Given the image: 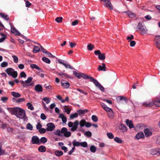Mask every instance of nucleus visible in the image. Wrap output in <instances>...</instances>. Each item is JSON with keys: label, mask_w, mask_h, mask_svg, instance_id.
<instances>
[{"label": "nucleus", "mask_w": 160, "mask_h": 160, "mask_svg": "<svg viewBox=\"0 0 160 160\" xmlns=\"http://www.w3.org/2000/svg\"><path fill=\"white\" fill-rule=\"evenodd\" d=\"M7 110L12 113L17 117L20 119H23L24 120L27 119L25 111L19 108H9Z\"/></svg>", "instance_id": "f257e3e1"}, {"label": "nucleus", "mask_w": 160, "mask_h": 160, "mask_svg": "<svg viewBox=\"0 0 160 160\" xmlns=\"http://www.w3.org/2000/svg\"><path fill=\"white\" fill-rule=\"evenodd\" d=\"M86 121L82 119L79 122L78 120H76L73 123L70 121L68 122V126L69 128H71V130L74 132L77 129L78 126L79 124L81 127H83L85 126Z\"/></svg>", "instance_id": "f03ea898"}, {"label": "nucleus", "mask_w": 160, "mask_h": 160, "mask_svg": "<svg viewBox=\"0 0 160 160\" xmlns=\"http://www.w3.org/2000/svg\"><path fill=\"white\" fill-rule=\"evenodd\" d=\"M54 133L58 136H64L66 137H69L71 135V132L68 131L67 128L65 127L62 128L61 130H57Z\"/></svg>", "instance_id": "7ed1b4c3"}, {"label": "nucleus", "mask_w": 160, "mask_h": 160, "mask_svg": "<svg viewBox=\"0 0 160 160\" xmlns=\"http://www.w3.org/2000/svg\"><path fill=\"white\" fill-rule=\"evenodd\" d=\"M5 72L8 75L11 76L13 78H15L18 76V72L12 68H8L5 70Z\"/></svg>", "instance_id": "20e7f679"}, {"label": "nucleus", "mask_w": 160, "mask_h": 160, "mask_svg": "<svg viewBox=\"0 0 160 160\" xmlns=\"http://www.w3.org/2000/svg\"><path fill=\"white\" fill-rule=\"evenodd\" d=\"M73 73L74 75L78 78H82L85 79H89L90 81V78L92 77L91 76H89L81 72L78 73L75 71H73Z\"/></svg>", "instance_id": "39448f33"}, {"label": "nucleus", "mask_w": 160, "mask_h": 160, "mask_svg": "<svg viewBox=\"0 0 160 160\" xmlns=\"http://www.w3.org/2000/svg\"><path fill=\"white\" fill-rule=\"evenodd\" d=\"M90 81L93 82L95 86L99 88L103 92L104 90V88L102 87L100 84L98 82V81L93 78L92 77L90 78Z\"/></svg>", "instance_id": "423d86ee"}, {"label": "nucleus", "mask_w": 160, "mask_h": 160, "mask_svg": "<svg viewBox=\"0 0 160 160\" xmlns=\"http://www.w3.org/2000/svg\"><path fill=\"white\" fill-rule=\"evenodd\" d=\"M138 29L140 30L142 34H146L148 31V30L145 26L142 24V22H139L137 26Z\"/></svg>", "instance_id": "0eeeda50"}, {"label": "nucleus", "mask_w": 160, "mask_h": 160, "mask_svg": "<svg viewBox=\"0 0 160 160\" xmlns=\"http://www.w3.org/2000/svg\"><path fill=\"white\" fill-rule=\"evenodd\" d=\"M149 152L152 155H156L159 156L160 155V148H155L152 149L150 150Z\"/></svg>", "instance_id": "6e6552de"}, {"label": "nucleus", "mask_w": 160, "mask_h": 160, "mask_svg": "<svg viewBox=\"0 0 160 160\" xmlns=\"http://www.w3.org/2000/svg\"><path fill=\"white\" fill-rule=\"evenodd\" d=\"M104 6L107 8L111 10L113 9V6L110 1L108 0H104Z\"/></svg>", "instance_id": "1a4fd4ad"}, {"label": "nucleus", "mask_w": 160, "mask_h": 160, "mask_svg": "<svg viewBox=\"0 0 160 160\" xmlns=\"http://www.w3.org/2000/svg\"><path fill=\"white\" fill-rule=\"evenodd\" d=\"M47 128L46 130L47 131H52L55 128V127L54 124L52 122H49L47 124Z\"/></svg>", "instance_id": "9d476101"}, {"label": "nucleus", "mask_w": 160, "mask_h": 160, "mask_svg": "<svg viewBox=\"0 0 160 160\" xmlns=\"http://www.w3.org/2000/svg\"><path fill=\"white\" fill-rule=\"evenodd\" d=\"M32 142L33 144L39 145L40 144V140L36 136H33L32 138Z\"/></svg>", "instance_id": "9b49d317"}, {"label": "nucleus", "mask_w": 160, "mask_h": 160, "mask_svg": "<svg viewBox=\"0 0 160 160\" xmlns=\"http://www.w3.org/2000/svg\"><path fill=\"white\" fill-rule=\"evenodd\" d=\"M143 106L146 107H152L153 105H154L153 100L151 102H145L142 103Z\"/></svg>", "instance_id": "f8f14e48"}, {"label": "nucleus", "mask_w": 160, "mask_h": 160, "mask_svg": "<svg viewBox=\"0 0 160 160\" xmlns=\"http://www.w3.org/2000/svg\"><path fill=\"white\" fill-rule=\"evenodd\" d=\"M62 86L65 88H68L70 86V84L68 82L65 80H62L61 81Z\"/></svg>", "instance_id": "ddd939ff"}, {"label": "nucleus", "mask_w": 160, "mask_h": 160, "mask_svg": "<svg viewBox=\"0 0 160 160\" xmlns=\"http://www.w3.org/2000/svg\"><path fill=\"white\" fill-rule=\"evenodd\" d=\"M35 90L38 92H43L42 87L40 84L36 85L34 88Z\"/></svg>", "instance_id": "4468645a"}, {"label": "nucleus", "mask_w": 160, "mask_h": 160, "mask_svg": "<svg viewBox=\"0 0 160 160\" xmlns=\"http://www.w3.org/2000/svg\"><path fill=\"white\" fill-rule=\"evenodd\" d=\"M154 41L156 43V46L157 47L160 48V35L156 36Z\"/></svg>", "instance_id": "2eb2a0df"}, {"label": "nucleus", "mask_w": 160, "mask_h": 160, "mask_svg": "<svg viewBox=\"0 0 160 160\" xmlns=\"http://www.w3.org/2000/svg\"><path fill=\"white\" fill-rule=\"evenodd\" d=\"M144 132L146 137H148L151 136L152 135V132L149 129H145L144 130Z\"/></svg>", "instance_id": "dca6fc26"}, {"label": "nucleus", "mask_w": 160, "mask_h": 160, "mask_svg": "<svg viewBox=\"0 0 160 160\" xmlns=\"http://www.w3.org/2000/svg\"><path fill=\"white\" fill-rule=\"evenodd\" d=\"M11 31L12 33L15 34L16 35L21 36V34L15 28H12L11 26Z\"/></svg>", "instance_id": "f3484780"}, {"label": "nucleus", "mask_w": 160, "mask_h": 160, "mask_svg": "<svg viewBox=\"0 0 160 160\" xmlns=\"http://www.w3.org/2000/svg\"><path fill=\"white\" fill-rule=\"evenodd\" d=\"M102 66L101 65H99L98 67V70L99 71H106V67L105 65V64L104 63H102Z\"/></svg>", "instance_id": "a211bd4d"}, {"label": "nucleus", "mask_w": 160, "mask_h": 160, "mask_svg": "<svg viewBox=\"0 0 160 160\" xmlns=\"http://www.w3.org/2000/svg\"><path fill=\"white\" fill-rule=\"evenodd\" d=\"M154 105L156 107H160V97L153 100Z\"/></svg>", "instance_id": "6ab92c4d"}, {"label": "nucleus", "mask_w": 160, "mask_h": 160, "mask_svg": "<svg viewBox=\"0 0 160 160\" xmlns=\"http://www.w3.org/2000/svg\"><path fill=\"white\" fill-rule=\"evenodd\" d=\"M117 100L118 101L120 102L122 100H123L126 103H128V101L125 97L123 96H118L116 98Z\"/></svg>", "instance_id": "aec40b11"}, {"label": "nucleus", "mask_w": 160, "mask_h": 160, "mask_svg": "<svg viewBox=\"0 0 160 160\" xmlns=\"http://www.w3.org/2000/svg\"><path fill=\"white\" fill-rule=\"evenodd\" d=\"M126 122L127 125L131 129L134 127L133 123L132 121H129L128 119H127Z\"/></svg>", "instance_id": "412c9836"}, {"label": "nucleus", "mask_w": 160, "mask_h": 160, "mask_svg": "<svg viewBox=\"0 0 160 160\" xmlns=\"http://www.w3.org/2000/svg\"><path fill=\"white\" fill-rule=\"evenodd\" d=\"M144 136L143 132H140L136 135L135 137L137 139H139L141 138H144Z\"/></svg>", "instance_id": "4be33fe9"}, {"label": "nucleus", "mask_w": 160, "mask_h": 160, "mask_svg": "<svg viewBox=\"0 0 160 160\" xmlns=\"http://www.w3.org/2000/svg\"><path fill=\"white\" fill-rule=\"evenodd\" d=\"M124 12L126 13L128 16L130 18H133L135 17V14L133 12H132L130 11Z\"/></svg>", "instance_id": "5701e85b"}, {"label": "nucleus", "mask_w": 160, "mask_h": 160, "mask_svg": "<svg viewBox=\"0 0 160 160\" xmlns=\"http://www.w3.org/2000/svg\"><path fill=\"white\" fill-rule=\"evenodd\" d=\"M124 12L126 13L128 16L130 18H133L135 17V14L133 12H132L130 11Z\"/></svg>", "instance_id": "b1692460"}, {"label": "nucleus", "mask_w": 160, "mask_h": 160, "mask_svg": "<svg viewBox=\"0 0 160 160\" xmlns=\"http://www.w3.org/2000/svg\"><path fill=\"white\" fill-rule=\"evenodd\" d=\"M38 150L39 152H44L46 151V148L45 146L41 145L39 147Z\"/></svg>", "instance_id": "393cba45"}, {"label": "nucleus", "mask_w": 160, "mask_h": 160, "mask_svg": "<svg viewBox=\"0 0 160 160\" xmlns=\"http://www.w3.org/2000/svg\"><path fill=\"white\" fill-rule=\"evenodd\" d=\"M59 118L62 119V122L63 123L66 122L67 121L66 118L64 116L63 114H60L59 115Z\"/></svg>", "instance_id": "a878e982"}, {"label": "nucleus", "mask_w": 160, "mask_h": 160, "mask_svg": "<svg viewBox=\"0 0 160 160\" xmlns=\"http://www.w3.org/2000/svg\"><path fill=\"white\" fill-rule=\"evenodd\" d=\"M81 142L77 141L76 139H74L72 142V144L74 147H79L80 146Z\"/></svg>", "instance_id": "bb28decb"}, {"label": "nucleus", "mask_w": 160, "mask_h": 160, "mask_svg": "<svg viewBox=\"0 0 160 160\" xmlns=\"http://www.w3.org/2000/svg\"><path fill=\"white\" fill-rule=\"evenodd\" d=\"M54 154L57 156L60 157L62 156L63 153L62 151L57 150L55 151Z\"/></svg>", "instance_id": "cd10ccee"}, {"label": "nucleus", "mask_w": 160, "mask_h": 160, "mask_svg": "<svg viewBox=\"0 0 160 160\" xmlns=\"http://www.w3.org/2000/svg\"><path fill=\"white\" fill-rule=\"evenodd\" d=\"M120 129L122 132H125L127 131V127L123 124H121V127L120 128Z\"/></svg>", "instance_id": "c85d7f7f"}, {"label": "nucleus", "mask_w": 160, "mask_h": 160, "mask_svg": "<svg viewBox=\"0 0 160 160\" xmlns=\"http://www.w3.org/2000/svg\"><path fill=\"white\" fill-rule=\"evenodd\" d=\"M88 110L87 109L84 110H79L77 111L79 115H81L82 114H84L85 113L88 112Z\"/></svg>", "instance_id": "c756f323"}, {"label": "nucleus", "mask_w": 160, "mask_h": 160, "mask_svg": "<svg viewBox=\"0 0 160 160\" xmlns=\"http://www.w3.org/2000/svg\"><path fill=\"white\" fill-rule=\"evenodd\" d=\"M12 99L13 100H15L16 102L17 103H20L25 101V99L24 98H19L17 99L13 98Z\"/></svg>", "instance_id": "7c9ffc66"}, {"label": "nucleus", "mask_w": 160, "mask_h": 160, "mask_svg": "<svg viewBox=\"0 0 160 160\" xmlns=\"http://www.w3.org/2000/svg\"><path fill=\"white\" fill-rule=\"evenodd\" d=\"M98 59L100 60H103L105 58V53H101L98 56Z\"/></svg>", "instance_id": "2f4dec72"}, {"label": "nucleus", "mask_w": 160, "mask_h": 160, "mask_svg": "<svg viewBox=\"0 0 160 160\" xmlns=\"http://www.w3.org/2000/svg\"><path fill=\"white\" fill-rule=\"evenodd\" d=\"M12 95L14 97L16 98H18L21 97V94L18 92H12Z\"/></svg>", "instance_id": "473e14b6"}, {"label": "nucleus", "mask_w": 160, "mask_h": 160, "mask_svg": "<svg viewBox=\"0 0 160 160\" xmlns=\"http://www.w3.org/2000/svg\"><path fill=\"white\" fill-rule=\"evenodd\" d=\"M0 34L2 37L0 38V43L3 42L7 37V35L1 33H0Z\"/></svg>", "instance_id": "72a5a7b5"}, {"label": "nucleus", "mask_w": 160, "mask_h": 160, "mask_svg": "<svg viewBox=\"0 0 160 160\" xmlns=\"http://www.w3.org/2000/svg\"><path fill=\"white\" fill-rule=\"evenodd\" d=\"M40 50V48L36 46H34V49L33 50V52L34 53H36L38 52Z\"/></svg>", "instance_id": "f704fd0d"}, {"label": "nucleus", "mask_w": 160, "mask_h": 160, "mask_svg": "<svg viewBox=\"0 0 160 160\" xmlns=\"http://www.w3.org/2000/svg\"><path fill=\"white\" fill-rule=\"evenodd\" d=\"M26 105L28 109H29L31 110H34V108L33 107L31 103L28 102L27 103Z\"/></svg>", "instance_id": "c9c22d12"}, {"label": "nucleus", "mask_w": 160, "mask_h": 160, "mask_svg": "<svg viewBox=\"0 0 160 160\" xmlns=\"http://www.w3.org/2000/svg\"><path fill=\"white\" fill-rule=\"evenodd\" d=\"M107 114L108 117L110 118H113L114 116L113 112L112 109L107 112Z\"/></svg>", "instance_id": "e433bc0d"}, {"label": "nucleus", "mask_w": 160, "mask_h": 160, "mask_svg": "<svg viewBox=\"0 0 160 160\" xmlns=\"http://www.w3.org/2000/svg\"><path fill=\"white\" fill-rule=\"evenodd\" d=\"M42 60L44 62L49 64L50 63V60L48 58L46 57H43L42 58Z\"/></svg>", "instance_id": "4c0bfd02"}, {"label": "nucleus", "mask_w": 160, "mask_h": 160, "mask_svg": "<svg viewBox=\"0 0 160 160\" xmlns=\"http://www.w3.org/2000/svg\"><path fill=\"white\" fill-rule=\"evenodd\" d=\"M47 141V138L45 137H42L40 140V142L44 143H46Z\"/></svg>", "instance_id": "58836bf2"}, {"label": "nucleus", "mask_w": 160, "mask_h": 160, "mask_svg": "<svg viewBox=\"0 0 160 160\" xmlns=\"http://www.w3.org/2000/svg\"><path fill=\"white\" fill-rule=\"evenodd\" d=\"M114 140L116 142L119 143H121L122 142V140L120 138L118 137L115 138Z\"/></svg>", "instance_id": "ea45409f"}, {"label": "nucleus", "mask_w": 160, "mask_h": 160, "mask_svg": "<svg viewBox=\"0 0 160 160\" xmlns=\"http://www.w3.org/2000/svg\"><path fill=\"white\" fill-rule=\"evenodd\" d=\"M30 67L32 68H35L38 70L40 69V68L38 66L35 64H31Z\"/></svg>", "instance_id": "a19ab883"}, {"label": "nucleus", "mask_w": 160, "mask_h": 160, "mask_svg": "<svg viewBox=\"0 0 160 160\" xmlns=\"http://www.w3.org/2000/svg\"><path fill=\"white\" fill-rule=\"evenodd\" d=\"M78 115L77 113H75L74 114H72L70 116V119H73L77 117Z\"/></svg>", "instance_id": "79ce46f5"}, {"label": "nucleus", "mask_w": 160, "mask_h": 160, "mask_svg": "<svg viewBox=\"0 0 160 160\" xmlns=\"http://www.w3.org/2000/svg\"><path fill=\"white\" fill-rule=\"evenodd\" d=\"M26 128L28 130H32L33 127L30 123H28L26 126Z\"/></svg>", "instance_id": "37998d69"}, {"label": "nucleus", "mask_w": 160, "mask_h": 160, "mask_svg": "<svg viewBox=\"0 0 160 160\" xmlns=\"http://www.w3.org/2000/svg\"><path fill=\"white\" fill-rule=\"evenodd\" d=\"M107 135L108 138L110 139H112L114 137L113 134L111 132H107Z\"/></svg>", "instance_id": "c03bdc74"}, {"label": "nucleus", "mask_w": 160, "mask_h": 160, "mask_svg": "<svg viewBox=\"0 0 160 160\" xmlns=\"http://www.w3.org/2000/svg\"><path fill=\"white\" fill-rule=\"evenodd\" d=\"M42 100L45 102L46 104H48L50 102V100L48 97H45L42 99Z\"/></svg>", "instance_id": "a18cd8bd"}, {"label": "nucleus", "mask_w": 160, "mask_h": 160, "mask_svg": "<svg viewBox=\"0 0 160 160\" xmlns=\"http://www.w3.org/2000/svg\"><path fill=\"white\" fill-rule=\"evenodd\" d=\"M32 77H28L27 78V80L25 81V82L26 84H29L32 81Z\"/></svg>", "instance_id": "49530a36"}, {"label": "nucleus", "mask_w": 160, "mask_h": 160, "mask_svg": "<svg viewBox=\"0 0 160 160\" xmlns=\"http://www.w3.org/2000/svg\"><path fill=\"white\" fill-rule=\"evenodd\" d=\"M92 134V133L89 131H87L84 133V135L88 137H91Z\"/></svg>", "instance_id": "de8ad7c7"}, {"label": "nucleus", "mask_w": 160, "mask_h": 160, "mask_svg": "<svg viewBox=\"0 0 160 160\" xmlns=\"http://www.w3.org/2000/svg\"><path fill=\"white\" fill-rule=\"evenodd\" d=\"M92 119L94 122H97L98 121L97 117L95 115H93L92 117Z\"/></svg>", "instance_id": "09e8293b"}, {"label": "nucleus", "mask_w": 160, "mask_h": 160, "mask_svg": "<svg viewBox=\"0 0 160 160\" xmlns=\"http://www.w3.org/2000/svg\"><path fill=\"white\" fill-rule=\"evenodd\" d=\"M12 58H13V60L14 62L15 63L18 62V57L15 55H13Z\"/></svg>", "instance_id": "8fccbe9b"}, {"label": "nucleus", "mask_w": 160, "mask_h": 160, "mask_svg": "<svg viewBox=\"0 0 160 160\" xmlns=\"http://www.w3.org/2000/svg\"><path fill=\"white\" fill-rule=\"evenodd\" d=\"M62 17H58L55 19V21L58 23L62 22Z\"/></svg>", "instance_id": "3c124183"}, {"label": "nucleus", "mask_w": 160, "mask_h": 160, "mask_svg": "<svg viewBox=\"0 0 160 160\" xmlns=\"http://www.w3.org/2000/svg\"><path fill=\"white\" fill-rule=\"evenodd\" d=\"M96 148L93 145L91 146L90 147V150L92 152H95L96 151Z\"/></svg>", "instance_id": "603ef678"}, {"label": "nucleus", "mask_w": 160, "mask_h": 160, "mask_svg": "<svg viewBox=\"0 0 160 160\" xmlns=\"http://www.w3.org/2000/svg\"><path fill=\"white\" fill-rule=\"evenodd\" d=\"M134 36L133 35H131L130 36H128L127 37L126 39L128 40V42L131 41L133 39Z\"/></svg>", "instance_id": "864d4df0"}, {"label": "nucleus", "mask_w": 160, "mask_h": 160, "mask_svg": "<svg viewBox=\"0 0 160 160\" xmlns=\"http://www.w3.org/2000/svg\"><path fill=\"white\" fill-rule=\"evenodd\" d=\"M8 64L7 62L4 61L1 63V66L2 68L6 67L8 66Z\"/></svg>", "instance_id": "5fc2aeb1"}, {"label": "nucleus", "mask_w": 160, "mask_h": 160, "mask_svg": "<svg viewBox=\"0 0 160 160\" xmlns=\"http://www.w3.org/2000/svg\"><path fill=\"white\" fill-rule=\"evenodd\" d=\"M80 146L84 148H86L88 146L87 143L86 142H81Z\"/></svg>", "instance_id": "6e6d98bb"}, {"label": "nucleus", "mask_w": 160, "mask_h": 160, "mask_svg": "<svg viewBox=\"0 0 160 160\" xmlns=\"http://www.w3.org/2000/svg\"><path fill=\"white\" fill-rule=\"evenodd\" d=\"M94 48V45L90 43L87 46V48L89 50H92Z\"/></svg>", "instance_id": "4d7b16f0"}, {"label": "nucleus", "mask_w": 160, "mask_h": 160, "mask_svg": "<svg viewBox=\"0 0 160 160\" xmlns=\"http://www.w3.org/2000/svg\"><path fill=\"white\" fill-rule=\"evenodd\" d=\"M8 99V98L7 97H3L1 98V100L3 102H6Z\"/></svg>", "instance_id": "13d9d810"}, {"label": "nucleus", "mask_w": 160, "mask_h": 160, "mask_svg": "<svg viewBox=\"0 0 160 160\" xmlns=\"http://www.w3.org/2000/svg\"><path fill=\"white\" fill-rule=\"evenodd\" d=\"M47 130L46 129L44 128H41L40 129H39L38 130V132L41 134L44 133L46 132Z\"/></svg>", "instance_id": "bf43d9fd"}, {"label": "nucleus", "mask_w": 160, "mask_h": 160, "mask_svg": "<svg viewBox=\"0 0 160 160\" xmlns=\"http://www.w3.org/2000/svg\"><path fill=\"white\" fill-rule=\"evenodd\" d=\"M63 65L67 68H69V69H72V68L71 67L70 64L68 63H64L63 64Z\"/></svg>", "instance_id": "052dcab7"}, {"label": "nucleus", "mask_w": 160, "mask_h": 160, "mask_svg": "<svg viewBox=\"0 0 160 160\" xmlns=\"http://www.w3.org/2000/svg\"><path fill=\"white\" fill-rule=\"evenodd\" d=\"M20 76L21 78H25L26 77V74L23 71L21 72L20 74Z\"/></svg>", "instance_id": "680f3d73"}, {"label": "nucleus", "mask_w": 160, "mask_h": 160, "mask_svg": "<svg viewBox=\"0 0 160 160\" xmlns=\"http://www.w3.org/2000/svg\"><path fill=\"white\" fill-rule=\"evenodd\" d=\"M71 109L69 108H65L64 109V112L67 113V114H69L70 112Z\"/></svg>", "instance_id": "e2e57ef3"}, {"label": "nucleus", "mask_w": 160, "mask_h": 160, "mask_svg": "<svg viewBox=\"0 0 160 160\" xmlns=\"http://www.w3.org/2000/svg\"><path fill=\"white\" fill-rule=\"evenodd\" d=\"M136 42L134 41H131L130 43V45L131 47H134L136 44Z\"/></svg>", "instance_id": "0e129e2a"}, {"label": "nucleus", "mask_w": 160, "mask_h": 160, "mask_svg": "<svg viewBox=\"0 0 160 160\" xmlns=\"http://www.w3.org/2000/svg\"><path fill=\"white\" fill-rule=\"evenodd\" d=\"M42 104L43 107V108L44 109L47 111H48V108L45 104L43 102H42Z\"/></svg>", "instance_id": "69168bd1"}, {"label": "nucleus", "mask_w": 160, "mask_h": 160, "mask_svg": "<svg viewBox=\"0 0 160 160\" xmlns=\"http://www.w3.org/2000/svg\"><path fill=\"white\" fill-rule=\"evenodd\" d=\"M42 125L40 123H38L36 126V128L38 130H39L42 128Z\"/></svg>", "instance_id": "338daca9"}, {"label": "nucleus", "mask_w": 160, "mask_h": 160, "mask_svg": "<svg viewBox=\"0 0 160 160\" xmlns=\"http://www.w3.org/2000/svg\"><path fill=\"white\" fill-rule=\"evenodd\" d=\"M40 117L43 120H45L46 118L45 115L43 113L41 114Z\"/></svg>", "instance_id": "774afa93"}]
</instances>
